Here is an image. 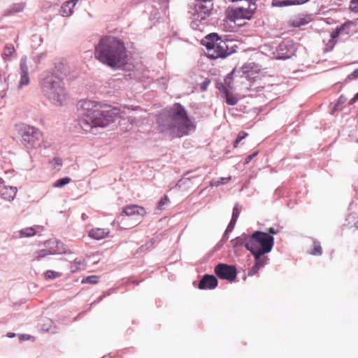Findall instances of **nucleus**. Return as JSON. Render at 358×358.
Here are the masks:
<instances>
[{"mask_svg":"<svg viewBox=\"0 0 358 358\" xmlns=\"http://www.w3.org/2000/svg\"><path fill=\"white\" fill-rule=\"evenodd\" d=\"M334 40L335 39L331 38V39L326 45L325 51H330L334 48V45H336V41Z\"/></svg>","mask_w":358,"mask_h":358,"instance_id":"40","label":"nucleus"},{"mask_svg":"<svg viewBox=\"0 0 358 358\" xmlns=\"http://www.w3.org/2000/svg\"><path fill=\"white\" fill-rule=\"evenodd\" d=\"M350 8L355 13H358V0H351Z\"/></svg>","mask_w":358,"mask_h":358,"instance_id":"39","label":"nucleus"},{"mask_svg":"<svg viewBox=\"0 0 358 358\" xmlns=\"http://www.w3.org/2000/svg\"><path fill=\"white\" fill-rule=\"evenodd\" d=\"M20 80L19 82L18 87L22 89L23 87L28 85L30 82L27 66V58L26 56L22 57L20 59Z\"/></svg>","mask_w":358,"mask_h":358,"instance_id":"12","label":"nucleus"},{"mask_svg":"<svg viewBox=\"0 0 358 358\" xmlns=\"http://www.w3.org/2000/svg\"><path fill=\"white\" fill-rule=\"evenodd\" d=\"M241 206L237 203L234 205L231 219L237 220L241 211Z\"/></svg>","mask_w":358,"mask_h":358,"instance_id":"30","label":"nucleus"},{"mask_svg":"<svg viewBox=\"0 0 358 358\" xmlns=\"http://www.w3.org/2000/svg\"><path fill=\"white\" fill-rule=\"evenodd\" d=\"M269 259L266 256H264L257 262H255V264L259 266V268L264 267L268 262Z\"/></svg>","mask_w":358,"mask_h":358,"instance_id":"36","label":"nucleus"},{"mask_svg":"<svg viewBox=\"0 0 358 358\" xmlns=\"http://www.w3.org/2000/svg\"><path fill=\"white\" fill-rule=\"evenodd\" d=\"M234 73V70H233L231 72L228 73L224 80V83L229 91L230 90H233L234 87V77H233Z\"/></svg>","mask_w":358,"mask_h":358,"instance_id":"21","label":"nucleus"},{"mask_svg":"<svg viewBox=\"0 0 358 358\" xmlns=\"http://www.w3.org/2000/svg\"><path fill=\"white\" fill-rule=\"evenodd\" d=\"M228 234L229 233H227V231L225 230L223 236H222V238L221 239V242H225L227 239H228Z\"/></svg>","mask_w":358,"mask_h":358,"instance_id":"55","label":"nucleus"},{"mask_svg":"<svg viewBox=\"0 0 358 358\" xmlns=\"http://www.w3.org/2000/svg\"><path fill=\"white\" fill-rule=\"evenodd\" d=\"M355 26L351 21H348L340 27H337L335 30L331 33V38L336 39L339 38L342 41L348 38L352 34V28Z\"/></svg>","mask_w":358,"mask_h":358,"instance_id":"11","label":"nucleus"},{"mask_svg":"<svg viewBox=\"0 0 358 358\" xmlns=\"http://www.w3.org/2000/svg\"><path fill=\"white\" fill-rule=\"evenodd\" d=\"M259 269H260V268H259V266L257 265L254 264V265L252 266V268L248 271V275L252 276V275L257 274Z\"/></svg>","mask_w":358,"mask_h":358,"instance_id":"41","label":"nucleus"},{"mask_svg":"<svg viewBox=\"0 0 358 358\" xmlns=\"http://www.w3.org/2000/svg\"><path fill=\"white\" fill-rule=\"evenodd\" d=\"M157 124L162 132L175 134L178 137L188 135L196 127L194 117H189L185 107L179 103L162 113Z\"/></svg>","mask_w":358,"mask_h":358,"instance_id":"1","label":"nucleus"},{"mask_svg":"<svg viewBox=\"0 0 358 358\" xmlns=\"http://www.w3.org/2000/svg\"><path fill=\"white\" fill-rule=\"evenodd\" d=\"M247 136H248V133H246L245 131H241V132H239V134H238L236 140L234 142V146L235 148L238 147V143L243 139H244Z\"/></svg>","mask_w":358,"mask_h":358,"instance_id":"35","label":"nucleus"},{"mask_svg":"<svg viewBox=\"0 0 358 358\" xmlns=\"http://www.w3.org/2000/svg\"><path fill=\"white\" fill-rule=\"evenodd\" d=\"M246 249L249 250L253 255L255 260V262H257V260L263 257L265 254L269 252L268 251L262 250L261 249H259L258 248L256 247L246 246Z\"/></svg>","mask_w":358,"mask_h":358,"instance_id":"19","label":"nucleus"},{"mask_svg":"<svg viewBox=\"0 0 358 358\" xmlns=\"http://www.w3.org/2000/svg\"><path fill=\"white\" fill-rule=\"evenodd\" d=\"M146 213L145 209L141 206H137V205H129L125 206L123 208L122 213L120 216L117 217L118 219L123 215V214L127 215V216H131V215H144Z\"/></svg>","mask_w":358,"mask_h":358,"instance_id":"14","label":"nucleus"},{"mask_svg":"<svg viewBox=\"0 0 358 358\" xmlns=\"http://www.w3.org/2000/svg\"><path fill=\"white\" fill-rule=\"evenodd\" d=\"M224 243V242H221V241H220V243H218L217 244V245H216V247H215V248H216V249L220 248L221 247V245H222V243Z\"/></svg>","mask_w":358,"mask_h":358,"instance_id":"59","label":"nucleus"},{"mask_svg":"<svg viewBox=\"0 0 358 358\" xmlns=\"http://www.w3.org/2000/svg\"><path fill=\"white\" fill-rule=\"evenodd\" d=\"M226 103L229 106H234L238 103V98L229 91L225 92Z\"/></svg>","mask_w":358,"mask_h":358,"instance_id":"22","label":"nucleus"},{"mask_svg":"<svg viewBox=\"0 0 358 358\" xmlns=\"http://www.w3.org/2000/svg\"><path fill=\"white\" fill-rule=\"evenodd\" d=\"M346 222H348L346 224L347 226H349L351 222H355V229H358V221L356 220V217L354 215H349L348 217L346 218Z\"/></svg>","mask_w":358,"mask_h":358,"instance_id":"37","label":"nucleus"},{"mask_svg":"<svg viewBox=\"0 0 358 358\" xmlns=\"http://www.w3.org/2000/svg\"><path fill=\"white\" fill-rule=\"evenodd\" d=\"M108 232V230L106 229H92L89 231V236L96 240H101L105 238Z\"/></svg>","mask_w":358,"mask_h":358,"instance_id":"16","label":"nucleus"},{"mask_svg":"<svg viewBox=\"0 0 358 358\" xmlns=\"http://www.w3.org/2000/svg\"><path fill=\"white\" fill-rule=\"evenodd\" d=\"M51 254H52V252L50 250H41L36 252V256L35 257V259L37 261H39L42 258L46 257L48 255H51Z\"/></svg>","mask_w":358,"mask_h":358,"instance_id":"33","label":"nucleus"},{"mask_svg":"<svg viewBox=\"0 0 358 358\" xmlns=\"http://www.w3.org/2000/svg\"><path fill=\"white\" fill-rule=\"evenodd\" d=\"M210 83V80L209 78H205V80L200 84V90L201 92H205L207 90L209 85Z\"/></svg>","mask_w":358,"mask_h":358,"instance_id":"38","label":"nucleus"},{"mask_svg":"<svg viewBox=\"0 0 358 358\" xmlns=\"http://www.w3.org/2000/svg\"><path fill=\"white\" fill-rule=\"evenodd\" d=\"M53 162L57 166H62V160L59 157H55L53 159Z\"/></svg>","mask_w":358,"mask_h":358,"instance_id":"51","label":"nucleus"},{"mask_svg":"<svg viewBox=\"0 0 358 358\" xmlns=\"http://www.w3.org/2000/svg\"><path fill=\"white\" fill-rule=\"evenodd\" d=\"M348 99L344 95H341L338 98L337 103L334 106V109L336 110H339L342 109V105L344 104L347 101Z\"/></svg>","mask_w":358,"mask_h":358,"instance_id":"31","label":"nucleus"},{"mask_svg":"<svg viewBox=\"0 0 358 358\" xmlns=\"http://www.w3.org/2000/svg\"><path fill=\"white\" fill-rule=\"evenodd\" d=\"M46 54L45 53H41L38 55H37L35 58H34V60L36 63H39L41 62V60L44 58L45 57Z\"/></svg>","mask_w":358,"mask_h":358,"instance_id":"49","label":"nucleus"},{"mask_svg":"<svg viewBox=\"0 0 358 358\" xmlns=\"http://www.w3.org/2000/svg\"><path fill=\"white\" fill-rule=\"evenodd\" d=\"M7 336H8V338H13V337H15V333L8 332V333L7 334Z\"/></svg>","mask_w":358,"mask_h":358,"instance_id":"58","label":"nucleus"},{"mask_svg":"<svg viewBox=\"0 0 358 358\" xmlns=\"http://www.w3.org/2000/svg\"><path fill=\"white\" fill-rule=\"evenodd\" d=\"M110 292L109 291H107V292H105L101 296H100L96 300H95L93 303H92V305L93 304H95V303H99L100 301H101L103 300V298H105L106 296H109L110 295Z\"/></svg>","mask_w":358,"mask_h":358,"instance_id":"46","label":"nucleus"},{"mask_svg":"<svg viewBox=\"0 0 358 358\" xmlns=\"http://www.w3.org/2000/svg\"><path fill=\"white\" fill-rule=\"evenodd\" d=\"M258 155V151L255 152L254 153L248 155L245 159V164H248L255 156Z\"/></svg>","mask_w":358,"mask_h":358,"instance_id":"48","label":"nucleus"},{"mask_svg":"<svg viewBox=\"0 0 358 358\" xmlns=\"http://www.w3.org/2000/svg\"><path fill=\"white\" fill-rule=\"evenodd\" d=\"M357 142H358V138H357Z\"/></svg>","mask_w":358,"mask_h":358,"instance_id":"62","label":"nucleus"},{"mask_svg":"<svg viewBox=\"0 0 358 358\" xmlns=\"http://www.w3.org/2000/svg\"><path fill=\"white\" fill-rule=\"evenodd\" d=\"M127 108L128 110H142V109H141V108L140 106H136L135 108H134V107H127Z\"/></svg>","mask_w":358,"mask_h":358,"instance_id":"56","label":"nucleus"},{"mask_svg":"<svg viewBox=\"0 0 358 358\" xmlns=\"http://www.w3.org/2000/svg\"><path fill=\"white\" fill-rule=\"evenodd\" d=\"M94 55L99 62L113 69H120L127 64L124 44L122 40L114 36L101 38L95 46Z\"/></svg>","mask_w":358,"mask_h":358,"instance_id":"4","label":"nucleus"},{"mask_svg":"<svg viewBox=\"0 0 358 358\" xmlns=\"http://www.w3.org/2000/svg\"><path fill=\"white\" fill-rule=\"evenodd\" d=\"M213 0H195L192 13L191 27L199 29L200 24H205L213 8Z\"/></svg>","mask_w":358,"mask_h":358,"instance_id":"6","label":"nucleus"},{"mask_svg":"<svg viewBox=\"0 0 358 358\" xmlns=\"http://www.w3.org/2000/svg\"><path fill=\"white\" fill-rule=\"evenodd\" d=\"M296 47L292 40L281 42L275 48L273 57L276 59H287L295 55Z\"/></svg>","mask_w":358,"mask_h":358,"instance_id":"9","label":"nucleus"},{"mask_svg":"<svg viewBox=\"0 0 358 358\" xmlns=\"http://www.w3.org/2000/svg\"><path fill=\"white\" fill-rule=\"evenodd\" d=\"M249 235L243 233L241 236L232 239L231 242L233 243V248H240L243 245L246 248V244L249 242Z\"/></svg>","mask_w":358,"mask_h":358,"instance_id":"17","label":"nucleus"},{"mask_svg":"<svg viewBox=\"0 0 358 358\" xmlns=\"http://www.w3.org/2000/svg\"><path fill=\"white\" fill-rule=\"evenodd\" d=\"M132 283L136 284V285H138V282H136V281H135V280L132 281Z\"/></svg>","mask_w":358,"mask_h":358,"instance_id":"61","label":"nucleus"},{"mask_svg":"<svg viewBox=\"0 0 358 358\" xmlns=\"http://www.w3.org/2000/svg\"><path fill=\"white\" fill-rule=\"evenodd\" d=\"M15 53V49L13 45H6L3 50V57L6 60H10L13 55Z\"/></svg>","mask_w":358,"mask_h":358,"instance_id":"20","label":"nucleus"},{"mask_svg":"<svg viewBox=\"0 0 358 358\" xmlns=\"http://www.w3.org/2000/svg\"><path fill=\"white\" fill-rule=\"evenodd\" d=\"M99 278V276H98V275H90V276L84 278L82 280L81 282L83 284L89 283V284H92V285H94L98 282Z\"/></svg>","mask_w":358,"mask_h":358,"instance_id":"26","label":"nucleus"},{"mask_svg":"<svg viewBox=\"0 0 358 358\" xmlns=\"http://www.w3.org/2000/svg\"><path fill=\"white\" fill-rule=\"evenodd\" d=\"M214 272L222 280L229 282L234 281L237 275V270L235 266L220 263L215 266Z\"/></svg>","mask_w":358,"mask_h":358,"instance_id":"10","label":"nucleus"},{"mask_svg":"<svg viewBox=\"0 0 358 358\" xmlns=\"http://www.w3.org/2000/svg\"><path fill=\"white\" fill-rule=\"evenodd\" d=\"M291 6L301 5L306 3L309 0H289Z\"/></svg>","mask_w":358,"mask_h":358,"instance_id":"44","label":"nucleus"},{"mask_svg":"<svg viewBox=\"0 0 358 358\" xmlns=\"http://www.w3.org/2000/svg\"><path fill=\"white\" fill-rule=\"evenodd\" d=\"M21 142L27 149H36L41 146L43 134L34 127L23 124L20 130Z\"/></svg>","mask_w":358,"mask_h":358,"instance_id":"7","label":"nucleus"},{"mask_svg":"<svg viewBox=\"0 0 358 358\" xmlns=\"http://www.w3.org/2000/svg\"><path fill=\"white\" fill-rule=\"evenodd\" d=\"M100 103L83 100L78 104V124L83 130L89 132L93 128L105 127L114 122L118 110H101Z\"/></svg>","mask_w":358,"mask_h":358,"instance_id":"2","label":"nucleus"},{"mask_svg":"<svg viewBox=\"0 0 358 358\" xmlns=\"http://www.w3.org/2000/svg\"><path fill=\"white\" fill-rule=\"evenodd\" d=\"M217 88L220 90V92L225 94V92L229 91L227 88L224 83H217Z\"/></svg>","mask_w":358,"mask_h":358,"instance_id":"43","label":"nucleus"},{"mask_svg":"<svg viewBox=\"0 0 358 358\" xmlns=\"http://www.w3.org/2000/svg\"><path fill=\"white\" fill-rule=\"evenodd\" d=\"M349 80H356L358 78V69H356L353 72L348 76Z\"/></svg>","mask_w":358,"mask_h":358,"instance_id":"45","label":"nucleus"},{"mask_svg":"<svg viewBox=\"0 0 358 358\" xmlns=\"http://www.w3.org/2000/svg\"><path fill=\"white\" fill-rule=\"evenodd\" d=\"M61 65L43 72L39 78V88L42 95L52 105L62 106L66 99V90L64 83V73Z\"/></svg>","mask_w":358,"mask_h":358,"instance_id":"3","label":"nucleus"},{"mask_svg":"<svg viewBox=\"0 0 358 358\" xmlns=\"http://www.w3.org/2000/svg\"><path fill=\"white\" fill-rule=\"evenodd\" d=\"M282 190V187H278V188H277V189L275 190L274 194H275V196H278V197H280V194H281Z\"/></svg>","mask_w":358,"mask_h":358,"instance_id":"54","label":"nucleus"},{"mask_svg":"<svg viewBox=\"0 0 358 358\" xmlns=\"http://www.w3.org/2000/svg\"><path fill=\"white\" fill-rule=\"evenodd\" d=\"M230 177H228V178H220L217 181H211L210 182V186L213 187V186H219V185H224L225 183H227L229 180H230Z\"/></svg>","mask_w":358,"mask_h":358,"instance_id":"34","label":"nucleus"},{"mask_svg":"<svg viewBox=\"0 0 358 358\" xmlns=\"http://www.w3.org/2000/svg\"><path fill=\"white\" fill-rule=\"evenodd\" d=\"M274 245L273 236L261 231H256L249 238L246 246L256 247L262 250L271 252Z\"/></svg>","mask_w":358,"mask_h":358,"instance_id":"8","label":"nucleus"},{"mask_svg":"<svg viewBox=\"0 0 358 358\" xmlns=\"http://www.w3.org/2000/svg\"><path fill=\"white\" fill-rule=\"evenodd\" d=\"M67 4V1H65L61 7V13L62 16H69L73 13V8H71V4H68L67 6H65Z\"/></svg>","mask_w":358,"mask_h":358,"instance_id":"23","label":"nucleus"},{"mask_svg":"<svg viewBox=\"0 0 358 358\" xmlns=\"http://www.w3.org/2000/svg\"><path fill=\"white\" fill-rule=\"evenodd\" d=\"M278 231L276 229H275L273 227H270L268 229V234L271 235L272 234H277Z\"/></svg>","mask_w":358,"mask_h":358,"instance_id":"53","label":"nucleus"},{"mask_svg":"<svg viewBox=\"0 0 358 358\" xmlns=\"http://www.w3.org/2000/svg\"><path fill=\"white\" fill-rule=\"evenodd\" d=\"M79 0H68L67 4L65 6H67L68 4H71V8H74V6H76V4L77 3V2Z\"/></svg>","mask_w":358,"mask_h":358,"instance_id":"52","label":"nucleus"},{"mask_svg":"<svg viewBox=\"0 0 358 358\" xmlns=\"http://www.w3.org/2000/svg\"><path fill=\"white\" fill-rule=\"evenodd\" d=\"M236 222H237V220L231 219V220L226 229L227 233H230L233 231Z\"/></svg>","mask_w":358,"mask_h":358,"instance_id":"42","label":"nucleus"},{"mask_svg":"<svg viewBox=\"0 0 358 358\" xmlns=\"http://www.w3.org/2000/svg\"><path fill=\"white\" fill-rule=\"evenodd\" d=\"M169 202V198L166 195H164L157 203V208L158 210H162L164 208V206Z\"/></svg>","mask_w":358,"mask_h":358,"instance_id":"32","label":"nucleus"},{"mask_svg":"<svg viewBox=\"0 0 358 358\" xmlns=\"http://www.w3.org/2000/svg\"><path fill=\"white\" fill-rule=\"evenodd\" d=\"M17 192V189L15 187H4L0 190V194L3 199L10 201L15 199Z\"/></svg>","mask_w":358,"mask_h":358,"instance_id":"15","label":"nucleus"},{"mask_svg":"<svg viewBox=\"0 0 358 358\" xmlns=\"http://www.w3.org/2000/svg\"><path fill=\"white\" fill-rule=\"evenodd\" d=\"M20 338L21 341H24L25 338V335H20Z\"/></svg>","mask_w":358,"mask_h":358,"instance_id":"60","label":"nucleus"},{"mask_svg":"<svg viewBox=\"0 0 358 358\" xmlns=\"http://www.w3.org/2000/svg\"><path fill=\"white\" fill-rule=\"evenodd\" d=\"M238 1H241L242 3V4L240 6H245V7H248V5L245 2L248 3V1L247 0H239ZM248 3H250L248 1Z\"/></svg>","mask_w":358,"mask_h":358,"instance_id":"57","label":"nucleus"},{"mask_svg":"<svg viewBox=\"0 0 358 358\" xmlns=\"http://www.w3.org/2000/svg\"><path fill=\"white\" fill-rule=\"evenodd\" d=\"M71 179L69 177H64L62 178H59V180H56L54 184V187L61 188L66 185L69 184L71 182Z\"/></svg>","mask_w":358,"mask_h":358,"instance_id":"24","label":"nucleus"},{"mask_svg":"<svg viewBox=\"0 0 358 358\" xmlns=\"http://www.w3.org/2000/svg\"><path fill=\"white\" fill-rule=\"evenodd\" d=\"M36 231L32 227H27L20 231V235L23 237H30L35 235Z\"/></svg>","mask_w":358,"mask_h":358,"instance_id":"27","label":"nucleus"},{"mask_svg":"<svg viewBox=\"0 0 358 358\" xmlns=\"http://www.w3.org/2000/svg\"><path fill=\"white\" fill-rule=\"evenodd\" d=\"M272 6L275 7L290 6L289 0H272Z\"/></svg>","mask_w":358,"mask_h":358,"instance_id":"28","label":"nucleus"},{"mask_svg":"<svg viewBox=\"0 0 358 358\" xmlns=\"http://www.w3.org/2000/svg\"><path fill=\"white\" fill-rule=\"evenodd\" d=\"M358 100V92L357 94H355L353 96V98H352L350 101H349V104L350 105H352L354 104Z\"/></svg>","mask_w":358,"mask_h":358,"instance_id":"50","label":"nucleus"},{"mask_svg":"<svg viewBox=\"0 0 358 358\" xmlns=\"http://www.w3.org/2000/svg\"><path fill=\"white\" fill-rule=\"evenodd\" d=\"M217 279L214 275L206 274L200 280L198 287L200 289H213L217 286Z\"/></svg>","mask_w":358,"mask_h":358,"instance_id":"13","label":"nucleus"},{"mask_svg":"<svg viewBox=\"0 0 358 358\" xmlns=\"http://www.w3.org/2000/svg\"><path fill=\"white\" fill-rule=\"evenodd\" d=\"M322 253V247L320 245V243L317 241H313V250L310 252V254L313 255H321Z\"/></svg>","mask_w":358,"mask_h":358,"instance_id":"25","label":"nucleus"},{"mask_svg":"<svg viewBox=\"0 0 358 358\" xmlns=\"http://www.w3.org/2000/svg\"><path fill=\"white\" fill-rule=\"evenodd\" d=\"M85 266L86 263L84 259L76 258L71 264V272L74 273L80 270L85 269Z\"/></svg>","mask_w":358,"mask_h":358,"instance_id":"18","label":"nucleus"},{"mask_svg":"<svg viewBox=\"0 0 358 358\" xmlns=\"http://www.w3.org/2000/svg\"><path fill=\"white\" fill-rule=\"evenodd\" d=\"M23 9H24V6L22 4H15L12 7V10H13V12H15V13L20 12Z\"/></svg>","mask_w":358,"mask_h":358,"instance_id":"47","label":"nucleus"},{"mask_svg":"<svg viewBox=\"0 0 358 358\" xmlns=\"http://www.w3.org/2000/svg\"><path fill=\"white\" fill-rule=\"evenodd\" d=\"M231 41L222 39L217 33H211L206 36L201 44L206 48V56L212 59L225 58L234 53L236 50L230 45Z\"/></svg>","mask_w":358,"mask_h":358,"instance_id":"5","label":"nucleus"},{"mask_svg":"<svg viewBox=\"0 0 358 358\" xmlns=\"http://www.w3.org/2000/svg\"><path fill=\"white\" fill-rule=\"evenodd\" d=\"M62 276V273L52 270H48L45 273V278L47 280L55 279Z\"/></svg>","mask_w":358,"mask_h":358,"instance_id":"29","label":"nucleus"}]
</instances>
